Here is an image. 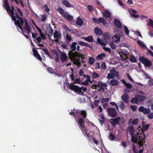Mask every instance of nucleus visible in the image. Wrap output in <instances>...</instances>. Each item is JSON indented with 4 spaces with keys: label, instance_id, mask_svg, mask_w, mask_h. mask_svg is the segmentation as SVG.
Segmentation results:
<instances>
[{
    "label": "nucleus",
    "instance_id": "51",
    "mask_svg": "<svg viewBox=\"0 0 153 153\" xmlns=\"http://www.w3.org/2000/svg\"><path fill=\"white\" fill-rule=\"evenodd\" d=\"M120 105V107L123 110L125 108V107L124 103L123 101H121V102Z\"/></svg>",
    "mask_w": 153,
    "mask_h": 153
},
{
    "label": "nucleus",
    "instance_id": "33",
    "mask_svg": "<svg viewBox=\"0 0 153 153\" xmlns=\"http://www.w3.org/2000/svg\"><path fill=\"white\" fill-rule=\"evenodd\" d=\"M130 60L131 62H137V59L134 56L131 55L130 56Z\"/></svg>",
    "mask_w": 153,
    "mask_h": 153
},
{
    "label": "nucleus",
    "instance_id": "37",
    "mask_svg": "<svg viewBox=\"0 0 153 153\" xmlns=\"http://www.w3.org/2000/svg\"><path fill=\"white\" fill-rule=\"evenodd\" d=\"M98 21L102 23L104 25H105L106 24V21L102 18H99L98 19Z\"/></svg>",
    "mask_w": 153,
    "mask_h": 153
},
{
    "label": "nucleus",
    "instance_id": "64",
    "mask_svg": "<svg viewBox=\"0 0 153 153\" xmlns=\"http://www.w3.org/2000/svg\"><path fill=\"white\" fill-rule=\"evenodd\" d=\"M148 117L149 119H152L153 118V113H152L149 114Z\"/></svg>",
    "mask_w": 153,
    "mask_h": 153
},
{
    "label": "nucleus",
    "instance_id": "26",
    "mask_svg": "<svg viewBox=\"0 0 153 153\" xmlns=\"http://www.w3.org/2000/svg\"><path fill=\"white\" fill-rule=\"evenodd\" d=\"M61 34L59 32V33L58 31L56 30L55 31L53 34V36L55 39H58L60 38L61 36Z\"/></svg>",
    "mask_w": 153,
    "mask_h": 153
},
{
    "label": "nucleus",
    "instance_id": "7",
    "mask_svg": "<svg viewBox=\"0 0 153 153\" xmlns=\"http://www.w3.org/2000/svg\"><path fill=\"white\" fill-rule=\"evenodd\" d=\"M76 113L75 114V117H74L75 118L76 120V117H79V116L81 115H82L83 118L84 119L85 118L87 114L85 110H77L76 111Z\"/></svg>",
    "mask_w": 153,
    "mask_h": 153
},
{
    "label": "nucleus",
    "instance_id": "47",
    "mask_svg": "<svg viewBox=\"0 0 153 153\" xmlns=\"http://www.w3.org/2000/svg\"><path fill=\"white\" fill-rule=\"evenodd\" d=\"M131 136V140L132 142L134 143H136L137 142V139L134 136V135Z\"/></svg>",
    "mask_w": 153,
    "mask_h": 153
},
{
    "label": "nucleus",
    "instance_id": "1",
    "mask_svg": "<svg viewBox=\"0 0 153 153\" xmlns=\"http://www.w3.org/2000/svg\"><path fill=\"white\" fill-rule=\"evenodd\" d=\"M4 6L9 15L11 17L16 27L23 30L22 26L24 25V19L20 17L16 13H14V8L13 6L10 5L7 0H4Z\"/></svg>",
    "mask_w": 153,
    "mask_h": 153
},
{
    "label": "nucleus",
    "instance_id": "27",
    "mask_svg": "<svg viewBox=\"0 0 153 153\" xmlns=\"http://www.w3.org/2000/svg\"><path fill=\"white\" fill-rule=\"evenodd\" d=\"M105 56V54L102 53L101 54H99L96 57V59L97 60H101L103 59V58Z\"/></svg>",
    "mask_w": 153,
    "mask_h": 153
},
{
    "label": "nucleus",
    "instance_id": "14",
    "mask_svg": "<svg viewBox=\"0 0 153 153\" xmlns=\"http://www.w3.org/2000/svg\"><path fill=\"white\" fill-rule=\"evenodd\" d=\"M47 30L48 32V35L50 39L53 41V40L50 37L52 36L53 33V30L50 26H49V28H47Z\"/></svg>",
    "mask_w": 153,
    "mask_h": 153
},
{
    "label": "nucleus",
    "instance_id": "40",
    "mask_svg": "<svg viewBox=\"0 0 153 153\" xmlns=\"http://www.w3.org/2000/svg\"><path fill=\"white\" fill-rule=\"evenodd\" d=\"M109 45L113 50L115 49L116 47L115 44L113 42H111L109 43Z\"/></svg>",
    "mask_w": 153,
    "mask_h": 153
},
{
    "label": "nucleus",
    "instance_id": "20",
    "mask_svg": "<svg viewBox=\"0 0 153 153\" xmlns=\"http://www.w3.org/2000/svg\"><path fill=\"white\" fill-rule=\"evenodd\" d=\"M62 3L64 5L67 7H73V5L71 4V3L67 0H64L62 1Z\"/></svg>",
    "mask_w": 153,
    "mask_h": 153
},
{
    "label": "nucleus",
    "instance_id": "41",
    "mask_svg": "<svg viewBox=\"0 0 153 153\" xmlns=\"http://www.w3.org/2000/svg\"><path fill=\"white\" fill-rule=\"evenodd\" d=\"M95 61V59L92 57H89L88 60V63L90 65L93 64Z\"/></svg>",
    "mask_w": 153,
    "mask_h": 153
},
{
    "label": "nucleus",
    "instance_id": "11",
    "mask_svg": "<svg viewBox=\"0 0 153 153\" xmlns=\"http://www.w3.org/2000/svg\"><path fill=\"white\" fill-rule=\"evenodd\" d=\"M114 23L116 27L118 28H121L122 27V24L120 21L118 19H115Z\"/></svg>",
    "mask_w": 153,
    "mask_h": 153
},
{
    "label": "nucleus",
    "instance_id": "62",
    "mask_svg": "<svg viewBox=\"0 0 153 153\" xmlns=\"http://www.w3.org/2000/svg\"><path fill=\"white\" fill-rule=\"evenodd\" d=\"M86 77L87 78V79H86L90 83H92V81L91 80V77L90 76L88 75L86 76Z\"/></svg>",
    "mask_w": 153,
    "mask_h": 153
},
{
    "label": "nucleus",
    "instance_id": "25",
    "mask_svg": "<svg viewBox=\"0 0 153 153\" xmlns=\"http://www.w3.org/2000/svg\"><path fill=\"white\" fill-rule=\"evenodd\" d=\"M77 44V42H74L72 43V45L70 46V49L72 50L71 51H74L76 50V45Z\"/></svg>",
    "mask_w": 153,
    "mask_h": 153
},
{
    "label": "nucleus",
    "instance_id": "57",
    "mask_svg": "<svg viewBox=\"0 0 153 153\" xmlns=\"http://www.w3.org/2000/svg\"><path fill=\"white\" fill-rule=\"evenodd\" d=\"M80 58H81V59L82 60V62L84 63L85 62L84 61V59H85L84 56L82 54L80 53L79 55V59Z\"/></svg>",
    "mask_w": 153,
    "mask_h": 153
},
{
    "label": "nucleus",
    "instance_id": "38",
    "mask_svg": "<svg viewBox=\"0 0 153 153\" xmlns=\"http://www.w3.org/2000/svg\"><path fill=\"white\" fill-rule=\"evenodd\" d=\"M108 137L109 139L111 140H115V138L114 134L112 133L109 134Z\"/></svg>",
    "mask_w": 153,
    "mask_h": 153
},
{
    "label": "nucleus",
    "instance_id": "23",
    "mask_svg": "<svg viewBox=\"0 0 153 153\" xmlns=\"http://www.w3.org/2000/svg\"><path fill=\"white\" fill-rule=\"evenodd\" d=\"M24 23H25V28L26 30L28 29H32L31 27L28 24L27 21L25 18L24 19Z\"/></svg>",
    "mask_w": 153,
    "mask_h": 153
},
{
    "label": "nucleus",
    "instance_id": "45",
    "mask_svg": "<svg viewBox=\"0 0 153 153\" xmlns=\"http://www.w3.org/2000/svg\"><path fill=\"white\" fill-rule=\"evenodd\" d=\"M139 119L138 118L134 119L132 122L131 124L133 125H136L139 122Z\"/></svg>",
    "mask_w": 153,
    "mask_h": 153
},
{
    "label": "nucleus",
    "instance_id": "44",
    "mask_svg": "<svg viewBox=\"0 0 153 153\" xmlns=\"http://www.w3.org/2000/svg\"><path fill=\"white\" fill-rule=\"evenodd\" d=\"M99 77V74L96 72H94L93 73L92 76V77L93 78H96Z\"/></svg>",
    "mask_w": 153,
    "mask_h": 153
},
{
    "label": "nucleus",
    "instance_id": "35",
    "mask_svg": "<svg viewBox=\"0 0 153 153\" xmlns=\"http://www.w3.org/2000/svg\"><path fill=\"white\" fill-rule=\"evenodd\" d=\"M137 42L139 44L140 47L142 48H145L146 47V46L145 45L144 43L142 42L140 40H138L137 41Z\"/></svg>",
    "mask_w": 153,
    "mask_h": 153
},
{
    "label": "nucleus",
    "instance_id": "63",
    "mask_svg": "<svg viewBox=\"0 0 153 153\" xmlns=\"http://www.w3.org/2000/svg\"><path fill=\"white\" fill-rule=\"evenodd\" d=\"M132 150L133 152L135 153H138V152L137 150H136V148L135 146L134 145H133L132 146Z\"/></svg>",
    "mask_w": 153,
    "mask_h": 153
},
{
    "label": "nucleus",
    "instance_id": "18",
    "mask_svg": "<svg viewBox=\"0 0 153 153\" xmlns=\"http://www.w3.org/2000/svg\"><path fill=\"white\" fill-rule=\"evenodd\" d=\"M123 84L125 85L126 87L128 89H131L132 88V85L131 84L127 83L125 80L124 79L121 80Z\"/></svg>",
    "mask_w": 153,
    "mask_h": 153
},
{
    "label": "nucleus",
    "instance_id": "34",
    "mask_svg": "<svg viewBox=\"0 0 153 153\" xmlns=\"http://www.w3.org/2000/svg\"><path fill=\"white\" fill-rule=\"evenodd\" d=\"M47 70L48 72L51 74H53L55 72L53 68L51 67H47Z\"/></svg>",
    "mask_w": 153,
    "mask_h": 153
},
{
    "label": "nucleus",
    "instance_id": "9",
    "mask_svg": "<svg viewBox=\"0 0 153 153\" xmlns=\"http://www.w3.org/2000/svg\"><path fill=\"white\" fill-rule=\"evenodd\" d=\"M120 120V117H118L115 119H111L110 122L112 126L114 127L116 125L118 124Z\"/></svg>",
    "mask_w": 153,
    "mask_h": 153
},
{
    "label": "nucleus",
    "instance_id": "56",
    "mask_svg": "<svg viewBox=\"0 0 153 153\" xmlns=\"http://www.w3.org/2000/svg\"><path fill=\"white\" fill-rule=\"evenodd\" d=\"M130 108L133 111H135L137 109V107L134 105H131Z\"/></svg>",
    "mask_w": 153,
    "mask_h": 153
},
{
    "label": "nucleus",
    "instance_id": "6",
    "mask_svg": "<svg viewBox=\"0 0 153 153\" xmlns=\"http://www.w3.org/2000/svg\"><path fill=\"white\" fill-rule=\"evenodd\" d=\"M69 87L71 90L75 92L78 93H81V95H83L84 93L81 91V87H79V86L73 84H70L69 85Z\"/></svg>",
    "mask_w": 153,
    "mask_h": 153
},
{
    "label": "nucleus",
    "instance_id": "22",
    "mask_svg": "<svg viewBox=\"0 0 153 153\" xmlns=\"http://www.w3.org/2000/svg\"><path fill=\"white\" fill-rule=\"evenodd\" d=\"M57 10L59 13L61 14L63 17L64 15H65V13H67L61 7H59L57 9Z\"/></svg>",
    "mask_w": 153,
    "mask_h": 153
},
{
    "label": "nucleus",
    "instance_id": "49",
    "mask_svg": "<svg viewBox=\"0 0 153 153\" xmlns=\"http://www.w3.org/2000/svg\"><path fill=\"white\" fill-rule=\"evenodd\" d=\"M55 51L56 52V53H54V54L56 55V57L55 58V60L56 62H58L59 61L58 54L57 53V52L56 51V50H55Z\"/></svg>",
    "mask_w": 153,
    "mask_h": 153
},
{
    "label": "nucleus",
    "instance_id": "60",
    "mask_svg": "<svg viewBox=\"0 0 153 153\" xmlns=\"http://www.w3.org/2000/svg\"><path fill=\"white\" fill-rule=\"evenodd\" d=\"M36 58L38 59V60H40V61H42V58L40 56V55L39 54L37 55H36V56L35 57Z\"/></svg>",
    "mask_w": 153,
    "mask_h": 153
},
{
    "label": "nucleus",
    "instance_id": "58",
    "mask_svg": "<svg viewBox=\"0 0 153 153\" xmlns=\"http://www.w3.org/2000/svg\"><path fill=\"white\" fill-rule=\"evenodd\" d=\"M89 82L88 81H87V80H85V81L82 82V83L81 84L84 85H87L88 84V82Z\"/></svg>",
    "mask_w": 153,
    "mask_h": 153
},
{
    "label": "nucleus",
    "instance_id": "5",
    "mask_svg": "<svg viewBox=\"0 0 153 153\" xmlns=\"http://www.w3.org/2000/svg\"><path fill=\"white\" fill-rule=\"evenodd\" d=\"M139 60L144 64L145 67H149L152 65L151 61L144 57L139 56Z\"/></svg>",
    "mask_w": 153,
    "mask_h": 153
},
{
    "label": "nucleus",
    "instance_id": "2",
    "mask_svg": "<svg viewBox=\"0 0 153 153\" xmlns=\"http://www.w3.org/2000/svg\"><path fill=\"white\" fill-rule=\"evenodd\" d=\"M72 51H70L68 53L69 57L70 59L73 61L74 64L79 67L81 66V62L79 59L80 53L75 51L74 52Z\"/></svg>",
    "mask_w": 153,
    "mask_h": 153
},
{
    "label": "nucleus",
    "instance_id": "48",
    "mask_svg": "<svg viewBox=\"0 0 153 153\" xmlns=\"http://www.w3.org/2000/svg\"><path fill=\"white\" fill-rule=\"evenodd\" d=\"M150 112V110L149 109L146 108H144L143 112L145 114H147L149 113Z\"/></svg>",
    "mask_w": 153,
    "mask_h": 153
},
{
    "label": "nucleus",
    "instance_id": "32",
    "mask_svg": "<svg viewBox=\"0 0 153 153\" xmlns=\"http://www.w3.org/2000/svg\"><path fill=\"white\" fill-rule=\"evenodd\" d=\"M149 126V124H145L143 125L142 128H141V130H143L144 131H146L148 129Z\"/></svg>",
    "mask_w": 153,
    "mask_h": 153
},
{
    "label": "nucleus",
    "instance_id": "29",
    "mask_svg": "<svg viewBox=\"0 0 153 153\" xmlns=\"http://www.w3.org/2000/svg\"><path fill=\"white\" fill-rule=\"evenodd\" d=\"M83 23V21L82 19L79 17L77 18V20L76 21V24L77 25L79 26H81Z\"/></svg>",
    "mask_w": 153,
    "mask_h": 153
},
{
    "label": "nucleus",
    "instance_id": "28",
    "mask_svg": "<svg viewBox=\"0 0 153 153\" xmlns=\"http://www.w3.org/2000/svg\"><path fill=\"white\" fill-rule=\"evenodd\" d=\"M83 39L89 42H93V38L92 36H89L87 37H84L83 38Z\"/></svg>",
    "mask_w": 153,
    "mask_h": 153
},
{
    "label": "nucleus",
    "instance_id": "10",
    "mask_svg": "<svg viewBox=\"0 0 153 153\" xmlns=\"http://www.w3.org/2000/svg\"><path fill=\"white\" fill-rule=\"evenodd\" d=\"M76 122L79 126V128L81 129H84L86 128L83 126V124L85 123V122L83 120V118H79L78 121L76 119Z\"/></svg>",
    "mask_w": 153,
    "mask_h": 153
},
{
    "label": "nucleus",
    "instance_id": "17",
    "mask_svg": "<svg viewBox=\"0 0 153 153\" xmlns=\"http://www.w3.org/2000/svg\"><path fill=\"white\" fill-rule=\"evenodd\" d=\"M94 32L95 34L97 35H101L102 32V30L98 27H96L94 29Z\"/></svg>",
    "mask_w": 153,
    "mask_h": 153
},
{
    "label": "nucleus",
    "instance_id": "50",
    "mask_svg": "<svg viewBox=\"0 0 153 153\" xmlns=\"http://www.w3.org/2000/svg\"><path fill=\"white\" fill-rule=\"evenodd\" d=\"M73 110L74 111H71L70 112L69 114L70 115H72L74 117H75V114L76 113V110H75L74 109Z\"/></svg>",
    "mask_w": 153,
    "mask_h": 153
},
{
    "label": "nucleus",
    "instance_id": "61",
    "mask_svg": "<svg viewBox=\"0 0 153 153\" xmlns=\"http://www.w3.org/2000/svg\"><path fill=\"white\" fill-rule=\"evenodd\" d=\"M126 75L127 76V77L129 79V80L130 81H131L132 82H133L134 81L131 78V76H130L129 75V74H128V73H126Z\"/></svg>",
    "mask_w": 153,
    "mask_h": 153
},
{
    "label": "nucleus",
    "instance_id": "8",
    "mask_svg": "<svg viewBox=\"0 0 153 153\" xmlns=\"http://www.w3.org/2000/svg\"><path fill=\"white\" fill-rule=\"evenodd\" d=\"M108 115L111 117H115L117 115V113L114 108H109L107 110Z\"/></svg>",
    "mask_w": 153,
    "mask_h": 153
},
{
    "label": "nucleus",
    "instance_id": "46",
    "mask_svg": "<svg viewBox=\"0 0 153 153\" xmlns=\"http://www.w3.org/2000/svg\"><path fill=\"white\" fill-rule=\"evenodd\" d=\"M124 30L125 33L127 35H128L129 31L128 30L127 27L125 25H124Z\"/></svg>",
    "mask_w": 153,
    "mask_h": 153
},
{
    "label": "nucleus",
    "instance_id": "19",
    "mask_svg": "<svg viewBox=\"0 0 153 153\" xmlns=\"http://www.w3.org/2000/svg\"><path fill=\"white\" fill-rule=\"evenodd\" d=\"M112 79L110 82V84L113 86H116L118 85L119 83L117 79Z\"/></svg>",
    "mask_w": 153,
    "mask_h": 153
},
{
    "label": "nucleus",
    "instance_id": "4",
    "mask_svg": "<svg viewBox=\"0 0 153 153\" xmlns=\"http://www.w3.org/2000/svg\"><path fill=\"white\" fill-rule=\"evenodd\" d=\"M110 72V73L108 74L107 77V78L108 79H114L115 76L118 77L119 76L118 72L114 69H111Z\"/></svg>",
    "mask_w": 153,
    "mask_h": 153
},
{
    "label": "nucleus",
    "instance_id": "54",
    "mask_svg": "<svg viewBox=\"0 0 153 153\" xmlns=\"http://www.w3.org/2000/svg\"><path fill=\"white\" fill-rule=\"evenodd\" d=\"M103 49L105 51H107L109 53H111V50L110 49L108 48H107L105 47H103Z\"/></svg>",
    "mask_w": 153,
    "mask_h": 153
},
{
    "label": "nucleus",
    "instance_id": "3",
    "mask_svg": "<svg viewBox=\"0 0 153 153\" xmlns=\"http://www.w3.org/2000/svg\"><path fill=\"white\" fill-rule=\"evenodd\" d=\"M81 130L82 133L85 136L88 141H91L92 139L94 137V131H91L88 133V130L86 128L84 129H82L81 128Z\"/></svg>",
    "mask_w": 153,
    "mask_h": 153
},
{
    "label": "nucleus",
    "instance_id": "31",
    "mask_svg": "<svg viewBox=\"0 0 153 153\" xmlns=\"http://www.w3.org/2000/svg\"><path fill=\"white\" fill-rule=\"evenodd\" d=\"M130 102L133 104L136 103L137 104L138 103V98L137 97H135L132 98L131 100H130Z\"/></svg>",
    "mask_w": 153,
    "mask_h": 153
},
{
    "label": "nucleus",
    "instance_id": "21",
    "mask_svg": "<svg viewBox=\"0 0 153 153\" xmlns=\"http://www.w3.org/2000/svg\"><path fill=\"white\" fill-rule=\"evenodd\" d=\"M60 57L62 63L65 61L68 58V57L66 55L65 53H62L60 56Z\"/></svg>",
    "mask_w": 153,
    "mask_h": 153
},
{
    "label": "nucleus",
    "instance_id": "39",
    "mask_svg": "<svg viewBox=\"0 0 153 153\" xmlns=\"http://www.w3.org/2000/svg\"><path fill=\"white\" fill-rule=\"evenodd\" d=\"M97 44H100L102 46L105 45V44L103 42H102V41L100 40V39L99 38H97Z\"/></svg>",
    "mask_w": 153,
    "mask_h": 153
},
{
    "label": "nucleus",
    "instance_id": "13",
    "mask_svg": "<svg viewBox=\"0 0 153 153\" xmlns=\"http://www.w3.org/2000/svg\"><path fill=\"white\" fill-rule=\"evenodd\" d=\"M127 131H128L131 136L134 135L135 133V130L134 128V127L132 126H130L128 127L127 128V129L126 130Z\"/></svg>",
    "mask_w": 153,
    "mask_h": 153
},
{
    "label": "nucleus",
    "instance_id": "53",
    "mask_svg": "<svg viewBox=\"0 0 153 153\" xmlns=\"http://www.w3.org/2000/svg\"><path fill=\"white\" fill-rule=\"evenodd\" d=\"M66 38L68 41H71L72 40L71 37L68 34L66 35Z\"/></svg>",
    "mask_w": 153,
    "mask_h": 153
},
{
    "label": "nucleus",
    "instance_id": "36",
    "mask_svg": "<svg viewBox=\"0 0 153 153\" xmlns=\"http://www.w3.org/2000/svg\"><path fill=\"white\" fill-rule=\"evenodd\" d=\"M121 53H119V54L120 55V56L121 59L123 60H124L126 59L124 58V57L123 56H127V55L126 53H124L123 52L121 51Z\"/></svg>",
    "mask_w": 153,
    "mask_h": 153
},
{
    "label": "nucleus",
    "instance_id": "16",
    "mask_svg": "<svg viewBox=\"0 0 153 153\" xmlns=\"http://www.w3.org/2000/svg\"><path fill=\"white\" fill-rule=\"evenodd\" d=\"M65 14L63 17L66 19L68 22L73 21V18L72 16L69 15L67 13H65Z\"/></svg>",
    "mask_w": 153,
    "mask_h": 153
},
{
    "label": "nucleus",
    "instance_id": "24",
    "mask_svg": "<svg viewBox=\"0 0 153 153\" xmlns=\"http://www.w3.org/2000/svg\"><path fill=\"white\" fill-rule=\"evenodd\" d=\"M102 14L106 18H110L111 16V14L107 10H105L104 11Z\"/></svg>",
    "mask_w": 153,
    "mask_h": 153
},
{
    "label": "nucleus",
    "instance_id": "30",
    "mask_svg": "<svg viewBox=\"0 0 153 153\" xmlns=\"http://www.w3.org/2000/svg\"><path fill=\"white\" fill-rule=\"evenodd\" d=\"M112 39L115 42H118L120 41V37L118 35H115L113 37Z\"/></svg>",
    "mask_w": 153,
    "mask_h": 153
},
{
    "label": "nucleus",
    "instance_id": "15",
    "mask_svg": "<svg viewBox=\"0 0 153 153\" xmlns=\"http://www.w3.org/2000/svg\"><path fill=\"white\" fill-rule=\"evenodd\" d=\"M136 97L138 98V101L139 102L143 101L147 98V97L145 96L140 94H137Z\"/></svg>",
    "mask_w": 153,
    "mask_h": 153
},
{
    "label": "nucleus",
    "instance_id": "52",
    "mask_svg": "<svg viewBox=\"0 0 153 153\" xmlns=\"http://www.w3.org/2000/svg\"><path fill=\"white\" fill-rule=\"evenodd\" d=\"M63 27L66 31H68L70 32H71L72 30L70 29L66 25H64L63 26Z\"/></svg>",
    "mask_w": 153,
    "mask_h": 153
},
{
    "label": "nucleus",
    "instance_id": "55",
    "mask_svg": "<svg viewBox=\"0 0 153 153\" xmlns=\"http://www.w3.org/2000/svg\"><path fill=\"white\" fill-rule=\"evenodd\" d=\"M149 25L151 26L152 28H153V21L150 18L149 19Z\"/></svg>",
    "mask_w": 153,
    "mask_h": 153
},
{
    "label": "nucleus",
    "instance_id": "43",
    "mask_svg": "<svg viewBox=\"0 0 153 153\" xmlns=\"http://www.w3.org/2000/svg\"><path fill=\"white\" fill-rule=\"evenodd\" d=\"M40 49H42L44 52L45 54L47 55L48 56L50 57L51 58V56L49 53V52H48V50L47 49H41L40 48Z\"/></svg>",
    "mask_w": 153,
    "mask_h": 153
},
{
    "label": "nucleus",
    "instance_id": "59",
    "mask_svg": "<svg viewBox=\"0 0 153 153\" xmlns=\"http://www.w3.org/2000/svg\"><path fill=\"white\" fill-rule=\"evenodd\" d=\"M40 36L41 39H42L43 40L46 39V38L45 37L44 34L43 33H41V34H40Z\"/></svg>",
    "mask_w": 153,
    "mask_h": 153
},
{
    "label": "nucleus",
    "instance_id": "12",
    "mask_svg": "<svg viewBox=\"0 0 153 153\" xmlns=\"http://www.w3.org/2000/svg\"><path fill=\"white\" fill-rule=\"evenodd\" d=\"M122 100L125 102L128 103L129 102V96L126 93H125L122 96Z\"/></svg>",
    "mask_w": 153,
    "mask_h": 153
},
{
    "label": "nucleus",
    "instance_id": "42",
    "mask_svg": "<svg viewBox=\"0 0 153 153\" xmlns=\"http://www.w3.org/2000/svg\"><path fill=\"white\" fill-rule=\"evenodd\" d=\"M32 51L33 53V55L34 57L37 55L39 53H38V51L36 50V49L33 47L32 49Z\"/></svg>",
    "mask_w": 153,
    "mask_h": 153
}]
</instances>
